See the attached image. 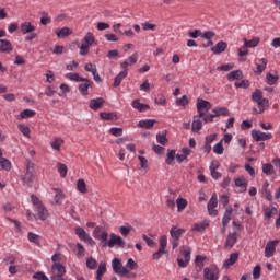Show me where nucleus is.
I'll return each instance as SVG.
<instances>
[{"mask_svg":"<svg viewBox=\"0 0 280 280\" xmlns=\"http://www.w3.org/2000/svg\"><path fill=\"white\" fill-rule=\"evenodd\" d=\"M35 163L31 160H26V175L22 177L24 185L32 187L36 179Z\"/></svg>","mask_w":280,"mask_h":280,"instance_id":"f257e3e1","label":"nucleus"},{"mask_svg":"<svg viewBox=\"0 0 280 280\" xmlns=\"http://www.w3.org/2000/svg\"><path fill=\"white\" fill-rule=\"evenodd\" d=\"M31 201L35 207V211H37V217H39V220L42 221L47 220L49 217V213H48V210L44 207L43 202L34 195L31 196Z\"/></svg>","mask_w":280,"mask_h":280,"instance_id":"f03ea898","label":"nucleus"},{"mask_svg":"<svg viewBox=\"0 0 280 280\" xmlns=\"http://www.w3.org/2000/svg\"><path fill=\"white\" fill-rule=\"evenodd\" d=\"M212 108V105L209 101H203V98H198L197 101V118H202Z\"/></svg>","mask_w":280,"mask_h":280,"instance_id":"7ed1b4c3","label":"nucleus"},{"mask_svg":"<svg viewBox=\"0 0 280 280\" xmlns=\"http://www.w3.org/2000/svg\"><path fill=\"white\" fill-rule=\"evenodd\" d=\"M219 205V199L217 192H213L210 200L207 203L208 214L211 217H217L219 211L217 210Z\"/></svg>","mask_w":280,"mask_h":280,"instance_id":"20e7f679","label":"nucleus"},{"mask_svg":"<svg viewBox=\"0 0 280 280\" xmlns=\"http://www.w3.org/2000/svg\"><path fill=\"white\" fill-rule=\"evenodd\" d=\"M203 279L205 280H219L220 279V269L217 266H211L203 269Z\"/></svg>","mask_w":280,"mask_h":280,"instance_id":"39448f33","label":"nucleus"},{"mask_svg":"<svg viewBox=\"0 0 280 280\" xmlns=\"http://www.w3.org/2000/svg\"><path fill=\"white\" fill-rule=\"evenodd\" d=\"M93 237L95 240H100L103 243V246H107L108 244V233L104 228L97 226L93 230Z\"/></svg>","mask_w":280,"mask_h":280,"instance_id":"423d86ee","label":"nucleus"},{"mask_svg":"<svg viewBox=\"0 0 280 280\" xmlns=\"http://www.w3.org/2000/svg\"><path fill=\"white\" fill-rule=\"evenodd\" d=\"M112 269L115 273L119 275L120 277H126L127 275H129V270L125 268L121 264V260L117 258L112 260Z\"/></svg>","mask_w":280,"mask_h":280,"instance_id":"0eeeda50","label":"nucleus"},{"mask_svg":"<svg viewBox=\"0 0 280 280\" xmlns=\"http://www.w3.org/2000/svg\"><path fill=\"white\" fill-rule=\"evenodd\" d=\"M250 135H252V138L256 142L269 141V140L273 139V135L272 133H265V131H259L258 129H253L250 131Z\"/></svg>","mask_w":280,"mask_h":280,"instance_id":"6e6552de","label":"nucleus"},{"mask_svg":"<svg viewBox=\"0 0 280 280\" xmlns=\"http://www.w3.org/2000/svg\"><path fill=\"white\" fill-rule=\"evenodd\" d=\"M106 246L109 248H113L114 246H119L120 248L126 247V243L122 241L120 236H117L116 234L109 235V241L107 242Z\"/></svg>","mask_w":280,"mask_h":280,"instance_id":"1a4fd4ad","label":"nucleus"},{"mask_svg":"<svg viewBox=\"0 0 280 280\" xmlns=\"http://www.w3.org/2000/svg\"><path fill=\"white\" fill-rule=\"evenodd\" d=\"M74 232L77 233V236H79V240L85 242L86 244H90L91 246L95 245V242L93 241V238L85 232L84 229L82 228H77L74 230Z\"/></svg>","mask_w":280,"mask_h":280,"instance_id":"9d476101","label":"nucleus"},{"mask_svg":"<svg viewBox=\"0 0 280 280\" xmlns=\"http://www.w3.org/2000/svg\"><path fill=\"white\" fill-rule=\"evenodd\" d=\"M139 55L137 51L131 54L128 58L120 62V68L127 70L130 66H133L138 62Z\"/></svg>","mask_w":280,"mask_h":280,"instance_id":"9b49d317","label":"nucleus"},{"mask_svg":"<svg viewBox=\"0 0 280 280\" xmlns=\"http://www.w3.org/2000/svg\"><path fill=\"white\" fill-rule=\"evenodd\" d=\"M93 86V81L84 78L81 83H79V93L83 96L89 95V89Z\"/></svg>","mask_w":280,"mask_h":280,"instance_id":"f8f14e48","label":"nucleus"},{"mask_svg":"<svg viewBox=\"0 0 280 280\" xmlns=\"http://www.w3.org/2000/svg\"><path fill=\"white\" fill-rule=\"evenodd\" d=\"M280 242L278 240L268 242L266 247H265V257H267V258L272 257L276 253L277 245Z\"/></svg>","mask_w":280,"mask_h":280,"instance_id":"ddd939ff","label":"nucleus"},{"mask_svg":"<svg viewBox=\"0 0 280 280\" xmlns=\"http://www.w3.org/2000/svg\"><path fill=\"white\" fill-rule=\"evenodd\" d=\"M35 31L36 26L30 21H24L22 24H20V33H22V35H26Z\"/></svg>","mask_w":280,"mask_h":280,"instance_id":"4468645a","label":"nucleus"},{"mask_svg":"<svg viewBox=\"0 0 280 280\" xmlns=\"http://www.w3.org/2000/svg\"><path fill=\"white\" fill-rule=\"evenodd\" d=\"M66 273V267L60 264H52V277L54 278H63Z\"/></svg>","mask_w":280,"mask_h":280,"instance_id":"2eb2a0df","label":"nucleus"},{"mask_svg":"<svg viewBox=\"0 0 280 280\" xmlns=\"http://www.w3.org/2000/svg\"><path fill=\"white\" fill-rule=\"evenodd\" d=\"M232 214H233V208L232 207H228L223 218H222V225H223V233H225V230L228 228V225L230 224L231 220H232Z\"/></svg>","mask_w":280,"mask_h":280,"instance_id":"dca6fc26","label":"nucleus"},{"mask_svg":"<svg viewBox=\"0 0 280 280\" xmlns=\"http://www.w3.org/2000/svg\"><path fill=\"white\" fill-rule=\"evenodd\" d=\"M226 48H228V43L224 40H220L213 47H211V51L215 55H220L224 52Z\"/></svg>","mask_w":280,"mask_h":280,"instance_id":"f3484780","label":"nucleus"},{"mask_svg":"<svg viewBox=\"0 0 280 280\" xmlns=\"http://www.w3.org/2000/svg\"><path fill=\"white\" fill-rule=\"evenodd\" d=\"M52 194H55L52 203L57 206H61L66 197L63 191L60 189L54 188Z\"/></svg>","mask_w":280,"mask_h":280,"instance_id":"a211bd4d","label":"nucleus"},{"mask_svg":"<svg viewBox=\"0 0 280 280\" xmlns=\"http://www.w3.org/2000/svg\"><path fill=\"white\" fill-rule=\"evenodd\" d=\"M226 79L230 82H233L235 80H243L244 79V72L243 70H233L226 74Z\"/></svg>","mask_w":280,"mask_h":280,"instance_id":"6ab92c4d","label":"nucleus"},{"mask_svg":"<svg viewBox=\"0 0 280 280\" xmlns=\"http://www.w3.org/2000/svg\"><path fill=\"white\" fill-rule=\"evenodd\" d=\"M125 268L128 270V275L125 277H127V278H136L137 277L136 273H130V270H135L138 268V264L132 258H129L127 260Z\"/></svg>","mask_w":280,"mask_h":280,"instance_id":"aec40b11","label":"nucleus"},{"mask_svg":"<svg viewBox=\"0 0 280 280\" xmlns=\"http://www.w3.org/2000/svg\"><path fill=\"white\" fill-rule=\"evenodd\" d=\"M186 231L184 229H179L177 226H172L170 230V235L172 240L179 241L183 234H185Z\"/></svg>","mask_w":280,"mask_h":280,"instance_id":"412c9836","label":"nucleus"},{"mask_svg":"<svg viewBox=\"0 0 280 280\" xmlns=\"http://www.w3.org/2000/svg\"><path fill=\"white\" fill-rule=\"evenodd\" d=\"M104 98H91L89 108L92 110H98L104 106Z\"/></svg>","mask_w":280,"mask_h":280,"instance_id":"4be33fe9","label":"nucleus"},{"mask_svg":"<svg viewBox=\"0 0 280 280\" xmlns=\"http://www.w3.org/2000/svg\"><path fill=\"white\" fill-rule=\"evenodd\" d=\"M236 187H238L241 192H246L248 187V182L245 177H238L234 180Z\"/></svg>","mask_w":280,"mask_h":280,"instance_id":"5701e85b","label":"nucleus"},{"mask_svg":"<svg viewBox=\"0 0 280 280\" xmlns=\"http://www.w3.org/2000/svg\"><path fill=\"white\" fill-rule=\"evenodd\" d=\"M13 50V46L8 39H0V52L10 54Z\"/></svg>","mask_w":280,"mask_h":280,"instance_id":"b1692460","label":"nucleus"},{"mask_svg":"<svg viewBox=\"0 0 280 280\" xmlns=\"http://www.w3.org/2000/svg\"><path fill=\"white\" fill-rule=\"evenodd\" d=\"M131 106L139 113H144L145 110L150 109V105H144V103H140L139 98L132 101Z\"/></svg>","mask_w":280,"mask_h":280,"instance_id":"393cba45","label":"nucleus"},{"mask_svg":"<svg viewBox=\"0 0 280 280\" xmlns=\"http://www.w3.org/2000/svg\"><path fill=\"white\" fill-rule=\"evenodd\" d=\"M128 75V70L125 69L120 71L115 78H114V88L120 86L124 79H126Z\"/></svg>","mask_w":280,"mask_h":280,"instance_id":"a878e982","label":"nucleus"},{"mask_svg":"<svg viewBox=\"0 0 280 280\" xmlns=\"http://www.w3.org/2000/svg\"><path fill=\"white\" fill-rule=\"evenodd\" d=\"M237 242V233H231L228 235L226 241H225V247L226 248H232Z\"/></svg>","mask_w":280,"mask_h":280,"instance_id":"bb28decb","label":"nucleus"},{"mask_svg":"<svg viewBox=\"0 0 280 280\" xmlns=\"http://www.w3.org/2000/svg\"><path fill=\"white\" fill-rule=\"evenodd\" d=\"M212 113L214 114L215 117L230 116V109H228V107H214V109H212Z\"/></svg>","mask_w":280,"mask_h":280,"instance_id":"cd10ccee","label":"nucleus"},{"mask_svg":"<svg viewBox=\"0 0 280 280\" xmlns=\"http://www.w3.org/2000/svg\"><path fill=\"white\" fill-rule=\"evenodd\" d=\"M240 258V255L237 253L231 254L229 259L224 261L223 267L224 268H230L233 266Z\"/></svg>","mask_w":280,"mask_h":280,"instance_id":"c85d7f7f","label":"nucleus"},{"mask_svg":"<svg viewBox=\"0 0 280 280\" xmlns=\"http://www.w3.org/2000/svg\"><path fill=\"white\" fill-rule=\"evenodd\" d=\"M175 159H176V151H175V149H171V151H168V153L166 155L165 163L170 166H174Z\"/></svg>","mask_w":280,"mask_h":280,"instance_id":"c756f323","label":"nucleus"},{"mask_svg":"<svg viewBox=\"0 0 280 280\" xmlns=\"http://www.w3.org/2000/svg\"><path fill=\"white\" fill-rule=\"evenodd\" d=\"M268 65V59L267 58H260L259 63H257L256 67V73L261 74L266 69Z\"/></svg>","mask_w":280,"mask_h":280,"instance_id":"7c9ffc66","label":"nucleus"},{"mask_svg":"<svg viewBox=\"0 0 280 280\" xmlns=\"http://www.w3.org/2000/svg\"><path fill=\"white\" fill-rule=\"evenodd\" d=\"M155 120L145 119V120H139L138 127L143 129H151L154 127Z\"/></svg>","mask_w":280,"mask_h":280,"instance_id":"2f4dec72","label":"nucleus"},{"mask_svg":"<svg viewBox=\"0 0 280 280\" xmlns=\"http://www.w3.org/2000/svg\"><path fill=\"white\" fill-rule=\"evenodd\" d=\"M179 252L184 256V260H186V262H190V259H191V248L183 246V247L179 248Z\"/></svg>","mask_w":280,"mask_h":280,"instance_id":"473e14b6","label":"nucleus"},{"mask_svg":"<svg viewBox=\"0 0 280 280\" xmlns=\"http://www.w3.org/2000/svg\"><path fill=\"white\" fill-rule=\"evenodd\" d=\"M100 117H101V119L107 120V121L117 120V115L114 113L101 112Z\"/></svg>","mask_w":280,"mask_h":280,"instance_id":"72a5a7b5","label":"nucleus"},{"mask_svg":"<svg viewBox=\"0 0 280 280\" xmlns=\"http://www.w3.org/2000/svg\"><path fill=\"white\" fill-rule=\"evenodd\" d=\"M35 115H36V112H34L33 109H24L20 112V119H28L34 117Z\"/></svg>","mask_w":280,"mask_h":280,"instance_id":"f704fd0d","label":"nucleus"},{"mask_svg":"<svg viewBox=\"0 0 280 280\" xmlns=\"http://www.w3.org/2000/svg\"><path fill=\"white\" fill-rule=\"evenodd\" d=\"M264 98V92L261 90H255L252 94V101L257 104V102H261Z\"/></svg>","mask_w":280,"mask_h":280,"instance_id":"c9c22d12","label":"nucleus"},{"mask_svg":"<svg viewBox=\"0 0 280 280\" xmlns=\"http://www.w3.org/2000/svg\"><path fill=\"white\" fill-rule=\"evenodd\" d=\"M57 37L66 38L72 34V31L69 27H61V30L57 31Z\"/></svg>","mask_w":280,"mask_h":280,"instance_id":"e433bc0d","label":"nucleus"},{"mask_svg":"<svg viewBox=\"0 0 280 280\" xmlns=\"http://www.w3.org/2000/svg\"><path fill=\"white\" fill-rule=\"evenodd\" d=\"M176 206H177V212H183L187 208L188 201L185 200L184 198H179L176 200Z\"/></svg>","mask_w":280,"mask_h":280,"instance_id":"4c0bfd02","label":"nucleus"},{"mask_svg":"<svg viewBox=\"0 0 280 280\" xmlns=\"http://www.w3.org/2000/svg\"><path fill=\"white\" fill-rule=\"evenodd\" d=\"M259 114L265 113L266 108L269 107V100L262 98L261 101L257 102Z\"/></svg>","mask_w":280,"mask_h":280,"instance_id":"58836bf2","label":"nucleus"},{"mask_svg":"<svg viewBox=\"0 0 280 280\" xmlns=\"http://www.w3.org/2000/svg\"><path fill=\"white\" fill-rule=\"evenodd\" d=\"M66 78L74 82H82L84 80V77H81L79 73H73V72L66 73Z\"/></svg>","mask_w":280,"mask_h":280,"instance_id":"ea45409f","label":"nucleus"},{"mask_svg":"<svg viewBox=\"0 0 280 280\" xmlns=\"http://www.w3.org/2000/svg\"><path fill=\"white\" fill-rule=\"evenodd\" d=\"M77 190L83 195L88 194V187L84 179H79V182H77Z\"/></svg>","mask_w":280,"mask_h":280,"instance_id":"a19ab883","label":"nucleus"},{"mask_svg":"<svg viewBox=\"0 0 280 280\" xmlns=\"http://www.w3.org/2000/svg\"><path fill=\"white\" fill-rule=\"evenodd\" d=\"M209 226L208 222H202V223H195L191 228V231L195 232H202Z\"/></svg>","mask_w":280,"mask_h":280,"instance_id":"79ce46f5","label":"nucleus"},{"mask_svg":"<svg viewBox=\"0 0 280 280\" xmlns=\"http://www.w3.org/2000/svg\"><path fill=\"white\" fill-rule=\"evenodd\" d=\"M63 143H65V140H62L61 138H55V140L50 142V147L52 148V150L60 151V148Z\"/></svg>","mask_w":280,"mask_h":280,"instance_id":"37998d69","label":"nucleus"},{"mask_svg":"<svg viewBox=\"0 0 280 280\" xmlns=\"http://www.w3.org/2000/svg\"><path fill=\"white\" fill-rule=\"evenodd\" d=\"M259 44V38H253V39H246L244 38V46L246 48H254V47H257Z\"/></svg>","mask_w":280,"mask_h":280,"instance_id":"c03bdc74","label":"nucleus"},{"mask_svg":"<svg viewBox=\"0 0 280 280\" xmlns=\"http://www.w3.org/2000/svg\"><path fill=\"white\" fill-rule=\"evenodd\" d=\"M207 259V257H203V256H196L195 258V264H196V267L198 268V270H202V268L205 267V260Z\"/></svg>","mask_w":280,"mask_h":280,"instance_id":"a18cd8bd","label":"nucleus"},{"mask_svg":"<svg viewBox=\"0 0 280 280\" xmlns=\"http://www.w3.org/2000/svg\"><path fill=\"white\" fill-rule=\"evenodd\" d=\"M57 172H59L61 178H65L68 174V168L65 164L57 163Z\"/></svg>","mask_w":280,"mask_h":280,"instance_id":"49530a36","label":"nucleus"},{"mask_svg":"<svg viewBox=\"0 0 280 280\" xmlns=\"http://www.w3.org/2000/svg\"><path fill=\"white\" fill-rule=\"evenodd\" d=\"M83 39L85 40V45L89 47L95 43V36L91 32H88Z\"/></svg>","mask_w":280,"mask_h":280,"instance_id":"de8ad7c7","label":"nucleus"},{"mask_svg":"<svg viewBox=\"0 0 280 280\" xmlns=\"http://www.w3.org/2000/svg\"><path fill=\"white\" fill-rule=\"evenodd\" d=\"M213 152L218 155H222L224 153L223 140H220V142L214 144Z\"/></svg>","mask_w":280,"mask_h":280,"instance_id":"09e8293b","label":"nucleus"},{"mask_svg":"<svg viewBox=\"0 0 280 280\" xmlns=\"http://www.w3.org/2000/svg\"><path fill=\"white\" fill-rule=\"evenodd\" d=\"M28 242H31L35 245H39L40 244V236L35 234V233L28 232Z\"/></svg>","mask_w":280,"mask_h":280,"instance_id":"8fccbe9b","label":"nucleus"},{"mask_svg":"<svg viewBox=\"0 0 280 280\" xmlns=\"http://www.w3.org/2000/svg\"><path fill=\"white\" fill-rule=\"evenodd\" d=\"M265 217L267 219L273 218V215L278 214V209L277 208H266L264 210Z\"/></svg>","mask_w":280,"mask_h":280,"instance_id":"3c124183","label":"nucleus"},{"mask_svg":"<svg viewBox=\"0 0 280 280\" xmlns=\"http://www.w3.org/2000/svg\"><path fill=\"white\" fill-rule=\"evenodd\" d=\"M266 79H267V83L269 85H275L278 82L279 77L268 72L267 75H266Z\"/></svg>","mask_w":280,"mask_h":280,"instance_id":"603ef678","label":"nucleus"},{"mask_svg":"<svg viewBox=\"0 0 280 280\" xmlns=\"http://www.w3.org/2000/svg\"><path fill=\"white\" fill-rule=\"evenodd\" d=\"M18 129H20V132H22L24 137L30 138L31 129L28 125H18Z\"/></svg>","mask_w":280,"mask_h":280,"instance_id":"864d4df0","label":"nucleus"},{"mask_svg":"<svg viewBox=\"0 0 280 280\" xmlns=\"http://www.w3.org/2000/svg\"><path fill=\"white\" fill-rule=\"evenodd\" d=\"M109 133L113 137H121L124 133V129H121L120 127H110Z\"/></svg>","mask_w":280,"mask_h":280,"instance_id":"5fc2aeb1","label":"nucleus"},{"mask_svg":"<svg viewBox=\"0 0 280 280\" xmlns=\"http://www.w3.org/2000/svg\"><path fill=\"white\" fill-rule=\"evenodd\" d=\"M275 167L272 164H264L262 165V173L267 176H270L273 174Z\"/></svg>","mask_w":280,"mask_h":280,"instance_id":"6e6d98bb","label":"nucleus"},{"mask_svg":"<svg viewBox=\"0 0 280 280\" xmlns=\"http://www.w3.org/2000/svg\"><path fill=\"white\" fill-rule=\"evenodd\" d=\"M0 167L9 172L11 170V162L4 158H0Z\"/></svg>","mask_w":280,"mask_h":280,"instance_id":"4d7b16f0","label":"nucleus"},{"mask_svg":"<svg viewBox=\"0 0 280 280\" xmlns=\"http://www.w3.org/2000/svg\"><path fill=\"white\" fill-rule=\"evenodd\" d=\"M202 129L201 120H192L191 130L192 132H199Z\"/></svg>","mask_w":280,"mask_h":280,"instance_id":"13d9d810","label":"nucleus"},{"mask_svg":"<svg viewBox=\"0 0 280 280\" xmlns=\"http://www.w3.org/2000/svg\"><path fill=\"white\" fill-rule=\"evenodd\" d=\"M233 69H234V63L233 62H228V63H224V65H221V66L218 67V70L224 71V72L231 71Z\"/></svg>","mask_w":280,"mask_h":280,"instance_id":"bf43d9fd","label":"nucleus"},{"mask_svg":"<svg viewBox=\"0 0 280 280\" xmlns=\"http://www.w3.org/2000/svg\"><path fill=\"white\" fill-rule=\"evenodd\" d=\"M85 265H86V267H88L89 269H91V270H94V269L97 268V261H96L94 258H92V257H90V258L86 259Z\"/></svg>","mask_w":280,"mask_h":280,"instance_id":"052dcab7","label":"nucleus"},{"mask_svg":"<svg viewBox=\"0 0 280 280\" xmlns=\"http://www.w3.org/2000/svg\"><path fill=\"white\" fill-rule=\"evenodd\" d=\"M85 71L90 72L91 74H94L97 71V67L95 63L88 62L85 63Z\"/></svg>","mask_w":280,"mask_h":280,"instance_id":"680f3d73","label":"nucleus"},{"mask_svg":"<svg viewBox=\"0 0 280 280\" xmlns=\"http://www.w3.org/2000/svg\"><path fill=\"white\" fill-rule=\"evenodd\" d=\"M132 230H133V229H132V226H130V225H128V226H120V228H119V233H120V235H122V236H127V235L130 234V232H131Z\"/></svg>","mask_w":280,"mask_h":280,"instance_id":"e2e57ef3","label":"nucleus"},{"mask_svg":"<svg viewBox=\"0 0 280 280\" xmlns=\"http://www.w3.org/2000/svg\"><path fill=\"white\" fill-rule=\"evenodd\" d=\"M260 277H261V267L260 266L254 267L253 279L258 280V279H260Z\"/></svg>","mask_w":280,"mask_h":280,"instance_id":"0e129e2a","label":"nucleus"},{"mask_svg":"<svg viewBox=\"0 0 280 280\" xmlns=\"http://www.w3.org/2000/svg\"><path fill=\"white\" fill-rule=\"evenodd\" d=\"M105 273H106V264L100 262L98 268L96 270V275H98V277H102Z\"/></svg>","mask_w":280,"mask_h":280,"instance_id":"69168bd1","label":"nucleus"},{"mask_svg":"<svg viewBox=\"0 0 280 280\" xmlns=\"http://www.w3.org/2000/svg\"><path fill=\"white\" fill-rule=\"evenodd\" d=\"M85 254V248L82 244L77 243V257L82 258Z\"/></svg>","mask_w":280,"mask_h":280,"instance_id":"338daca9","label":"nucleus"},{"mask_svg":"<svg viewBox=\"0 0 280 280\" xmlns=\"http://www.w3.org/2000/svg\"><path fill=\"white\" fill-rule=\"evenodd\" d=\"M33 279L49 280L48 277L44 272H36L35 275H33Z\"/></svg>","mask_w":280,"mask_h":280,"instance_id":"774afa93","label":"nucleus"}]
</instances>
